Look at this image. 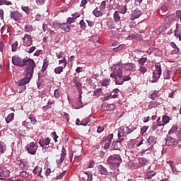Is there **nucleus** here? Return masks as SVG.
<instances>
[{
	"instance_id": "nucleus-1",
	"label": "nucleus",
	"mask_w": 181,
	"mask_h": 181,
	"mask_svg": "<svg viewBox=\"0 0 181 181\" xmlns=\"http://www.w3.org/2000/svg\"><path fill=\"white\" fill-rule=\"evenodd\" d=\"M11 62L14 66L18 67H23L27 66L26 70L29 69H35V61L30 58L22 59L18 56H14L12 57Z\"/></svg>"
},
{
	"instance_id": "nucleus-2",
	"label": "nucleus",
	"mask_w": 181,
	"mask_h": 181,
	"mask_svg": "<svg viewBox=\"0 0 181 181\" xmlns=\"http://www.w3.org/2000/svg\"><path fill=\"white\" fill-rule=\"evenodd\" d=\"M122 65H113L112 66V73L110 74L112 78H115V82L117 86H122L124 82L122 78L124 75L122 74V69H119Z\"/></svg>"
},
{
	"instance_id": "nucleus-3",
	"label": "nucleus",
	"mask_w": 181,
	"mask_h": 181,
	"mask_svg": "<svg viewBox=\"0 0 181 181\" xmlns=\"http://www.w3.org/2000/svg\"><path fill=\"white\" fill-rule=\"evenodd\" d=\"M34 70L35 68L26 69V76L17 83L18 87H22L23 90H26L25 86L30 81V78H32V76H33Z\"/></svg>"
},
{
	"instance_id": "nucleus-4",
	"label": "nucleus",
	"mask_w": 181,
	"mask_h": 181,
	"mask_svg": "<svg viewBox=\"0 0 181 181\" xmlns=\"http://www.w3.org/2000/svg\"><path fill=\"white\" fill-rule=\"evenodd\" d=\"M155 70L153 72L152 79L150 81L151 83H156L158 80L160 78V74H162V67L160 64H156Z\"/></svg>"
},
{
	"instance_id": "nucleus-5",
	"label": "nucleus",
	"mask_w": 181,
	"mask_h": 181,
	"mask_svg": "<svg viewBox=\"0 0 181 181\" xmlns=\"http://www.w3.org/2000/svg\"><path fill=\"white\" fill-rule=\"evenodd\" d=\"M115 66H120L119 70H122L124 69L126 71H136V65L135 64L132 63H128V64H122V63H118L115 64Z\"/></svg>"
},
{
	"instance_id": "nucleus-6",
	"label": "nucleus",
	"mask_w": 181,
	"mask_h": 181,
	"mask_svg": "<svg viewBox=\"0 0 181 181\" xmlns=\"http://www.w3.org/2000/svg\"><path fill=\"white\" fill-rule=\"evenodd\" d=\"M121 156L118 154H113L108 157L107 162L112 165V166H116L118 168L119 166V162H121Z\"/></svg>"
},
{
	"instance_id": "nucleus-7",
	"label": "nucleus",
	"mask_w": 181,
	"mask_h": 181,
	"mask_svg": "<svg viewBox=\"0 0 181 181\" xmlns=\"http://www.w3.org/2000/svg\"><path fill=\"white\" fill-rule=\"evenodd\" d=\"M132 129H129V127H121L118 132V138L120 141H124V135H128V134H131L132 132Z\"/></svg>"
},
{
	"instance_id": "nucleus-8",
	"label": "nucleus",
	"mask_w": 181,
	"mask_h": 181,
	"mask_svg": "<svg viewBox=\"0 0 181 181\" xmlns=\"http://www.w3.org/2000/svg\"><path fill=\"white\" fill-rule=\"evenodd\" d=\"M26 149L30 155H36V152L37 151V145H36V142L30 143L27 146Z\"/></svg>"
},
{
	"instance_id": "nucleus-9",
	"label": "nucleus",
	"mask_w": 181,
	"mask_h": 181,
	"mask_svg": "<svg viewBox=\"0 0 181 181\" xmlns=\"http://www.w3.org/2000/svg\"><path fill=\"white\" fill-rule=\"evenodd\" d=\"M142 15V11L139 8H136L132 11V13L130 16V21H135V19H138V18H141Z\"/></svg>"
},
{
	"instance_id": "nucleus-10",
	"label": "nucleus",
	"mask_w": 181,
	"mask_h": 181,
	"mask_svg": "<svg viewBox=\"0 0 181 181\" xmlns=\"http://www.w3.org/2000/svg\"><path fill=\"white\" fill-rule=\"evenodd\" d=\"M165 141L167 146H173V145H176V144H177V141L175 138L172 137L170 135H167L166 138H165Z\"/></svg>"
},
{
	"instance_id": "nucleus-11",
	"label": "nucleus",
	"mask_w": 181,
	"mask_h": 181,
	"mask_svg": "<svg viewBox=\"0 0 181 181\" xmlns=\"http://www.w3.org/2000/svg\"><path fill=\"white\" fill-rule=\"evenodd\" d=\"M9 176V170L6 168L0 167V180H5Z\"/></svg>"
},
{
	"instance_id": "nucleus-12",
	"label": "nucleus",
	"mask_w": 181,
	"mask_h": 181,
	"mask_svg": "<svg viewBox=\"0 0 181 181\" xmlns=\"http://www.w3.org/2000/svg\"><path fill=\"white\" fill-rule=\"evenodd\" d=\"M24 46H32L33 44V40H32V37L30 35L25 34L23 37Z\"/></svg>"
},
{
	"instance_id": "nucleus-13",
	"label": "nucleus",
	"mask_w": 181,
	"mask_h": 181,
	"mask_svg": "<svg viewBox=\"0 0 181 181\" xmlns=\"http://www.w3.org/2000/svg\"><path fill=\"white\" fill-rule=\"evenodd\" d=\"M10 18L11 19H13V21H21L22 18V13H19L17 11H11Z\"/></svg>"
},
{
	"instance_id": "nucleus-14",
	"label": "nucleus",
	"mask_w": 181,
	"mask_h": 181,
	"mask_svg": "<svg viewBox=\"0 0 181 181\" xmlns=\"http://www.w3.org/2000/svg\"><path fill=\"white\" fill-rule=\"evenodd\" d=\"M112 138H114V134H109L106 139H105V149H108L111 145V141H112Z\"/></svg>"
},
{
	"instance_id": "nucleus-15",
	"label": "nucleus",
	"mask_w": 181,
	"mask_h": 181,
	"mask_svg": "<svg viewBox=\"0 0 181 181\" xmlns=\"http://www.w3.org/2000/svg\"><path fill=\"white\" fill-rule=\"evenodd\" d=\"M98 170L100 173V175H102L103 176H109L110 173H108V170H107V168L104 167L103 165H99L98 166Z\"/></svg>"
},
{
	"instance_id": "nucleus-16",
	"label": "nucleus",
	"mask_w": 181,
	"mask_h": 181,
	"mask_svg": "<svg viewBox=\"0 0 181 181\" xmlns=\"http://www.w3.org/2000/svg\"><path fill=\"white\" fill-rule=\"evenodd\" d=\"M59 26L62 30H64V32H70L71 29V24L69 23H60L59 24Z\"/></svg>"
},
{
	"instance_id": "nucleus-17",
	"label": "nucleus",
	"mask_w": 181,
	"mask_h": 181,
	"mask_svg": "<svg viewBox=\"0 0 181 181\" xmlns=\"http://www.w3.org/2000/svg\"><path fill=\"white\" fill-rule=\"evenodd\" d=\"M141 145H143L144 146V149L141 150V153H145V152L146 151H149V147H146L147 146V143H146V141L145 140H141L140 142H139L137 144H136V146H141Z\"/></svg>"
},
{
	"instance_id": "nucleus-18",
	"label": "nucleus",
	"mask_w": 181,
	"mask_h": 181,
	"mask_svg": "<svg viewBox=\"0 0 181 181\" xmlns=\"http://www.w3.org/2000/svg\"><path fill=\"white\" fill-rule=\"evenodd\" d=\"M170 119V117L168 116L164 115L162 119V122H158L159 127H163L166 125V124H168L169 121Z\"/></svg>"
},
{
	"instance_id": "nucleus-19",
	"label": "nucleus",
	"mask_w": 181,
	"mask_h": 181,
	"mask_svg": "<svg viewBox=\"0 0 181 181\" xmlns=\"http://www.w3.org/2000/svg\"><path fill=\"white\" fill-rule=\"evenodd\" d=\"M139 163L140 166H146V165H149V160H148L145 158H139Z\"/></svg>"
},
{
	"instance_id": "nucleus-20",
	"label": "nucleus",
	"mask_w": 181,
	"mask_h": 181,
	"mask_svg": "<svg viewBox=\"0 0 181 181\" xmlns=\"http://www.w3.org/2000/svg\"><path fill=\"white\" fill-rule=\"evenodd\" d=\"M112 148L115 151H119L122 148V144L119 141H115L112 143Z\"/></svg>"
},
{
	"instance_id": "nucleus-21",
	"label": "nucleus",
	"mask_w": 181,
	"mask_h": 181,
	"mask_svg": "<svg viewBox=\"0 0 181 181\" xmlns=\"http://www.w3.org/2000/svg\"><path fill=\"white\" fill-rule=\"evenodd\" d=\"M50 144V139L47 137L45 140H40L39 145L43 148L45 145H49Z\"/></svg>"
},
{
	"instance_id": "nucleus-22",
	"label": "nucleus",
	"mask_w": 181,
	"mask_h": 181,
	"mask_svg": "<svg viewBox=\"0 0 181 181\" xmlns=\"http://www.w3.org/2000/svg\"><path fill=\"white\" fill-rule=\"evenodd\" d=\"M90 42H93L95 44V46H98L100 45V42H98V40H100V37L98 35H93L90 38Z\"/></svg>"
},
{
	"instance_id": "nucleus-23",
	"label": "nucleus",
	"mask_w": 181,
	"mask_h": 181,
	"mask_svg": "<svg viewBox=\"0 0 181 181\" xmlns=\"http://www.w3.org/2000/svg\"><path fill=\"white\" fill-rule=\"evenodd\" d=\"M93 14L94 15V16H95L96 18H100V16H103V11L101 10H98V8H95L93 11Z\"/></svg>"
},
{
	"instance_id": "nucleus-24",
	"label": "nucleus",
	"mask_w": 181,
	"mask_h": 181,
	"mask_svg": "<svg viewBox=\"0 0 181 181\" xmlns=\"http://www.w3.org/2000/svg\"><path fill=\"white\" fill-rule=\"evenodd\" d=\"M74 84H76V87L81 94H83V85L80 82L74 81Z\"/></svg>"
},
{
	"instance_id": "nucleus-25",
	"label": "nucleus",
	"mask_w": 181,
	"mask_h": 181,
	"mask_svg": "<svg viewBox=\"0 0 181 181\" xmlns=\"http://www.w3.org/2000/svg\"><path fill=\"white\" fill-rule=\"evenodd\" d=\"M172 76V71H163V78L164 80H169Z\"/></svg>"
},
{
	"instance_id": "nucleus-26",
	"label": "nucleus",
	"mask_w": 181,
	"mask_h": 181,
	"mask_svg": "<svg viewBox=\"0 0 181 181\" xmlns=\"http://www.w3.org/2000/svg\"><path fill=\"white\" fill-rule=\"evenodd\" d=\"M115 108V105L114 104H107L104 105V110L105 111H112Z\"/></svg>"
},
{
	"instance_id": "nucleus-27",
	"label": "nucleus",
	"mask_w": 181,
	"mask_h": 181,
	"mask_svg": "<svg viewBox=\"0 0 181 181\" xmlns=\"http://www.w3.org/2000/svg\"><path fill=\"white\" fill-rule=\"evenodd\" d=\"M13 117H15V114L14 113L9 114L6 117V122H7V124H9L10 122H11V121H13Z\"/></svg>"
},
{
	"instance_id": "nucleus-28",
	"label": "nucleus",
	"mask_w": 181,
	"mask_h": 181,
	"mask_svg": "<svg viewBox=\"0 0 181 181\" xmlns=\"http://www.w3.org/2000/svg\"><path fill=\"white\" fill-rule=\"evenodd\" d=\"M146 62H148V58L146 57H141L138 60V63L140 66H145V63H146Z\"/></svg>"
},
{
	"instance_id": "nucleus-29",
	"label": "nucleus",
	"mask_w": 181,
	"mask_h": 181,
	"mask_svg": "<svg viewBox=\"0 0 181 181\" xmlns=\"http://www.w3.org/2000/svg\"><path fill=\"white\" fill-rule=\"evenodd\" d=\"M49 66V62L45 59L44 61H43V66H42V68L41 69V71H42V73L47 69V67Z\"/></svg>"
},
{
	"instance_id": "nucleus-30",
	"label": "nucleus",
	"mask_w": 181,
	"mask_h": 181,
	"mask_svg": "<svg viewBox=\"0 0 181 181\" xmlns=\"http://www.w3.org/2000/svg\"><path fill=\"white\" fill-rule=\"evenodd\" d=\"M147 141L151 145H155L156 144V138L153 136H149Z\"/></svg>"
},
{
	"instance_id": "nucleus-31",
	"label": "nucleus",
	"mask_w": 181,
	"mask_h": 181,
	"mask_svg": "<svg viewBox=\"0 0 181 181\" xmlns=\"http://www.w3.org/2000/svg\"><path fill=\"white\" fill-rule=\"evenodd\" d=\"M139 71L140 74H142L144 76V74H145V73L148 71V69L145 67V66H140L139 68Z\"/></svg>"
},
{
	"instance_id": "nucleus-32",
	"label": "nucleus",
	"mask_w": 181,
	"mask_h": 181,
	"mask_svg": "<svg viewBox=\"0 0 181 181\" xmlns=\"http://www.w3.org/2000/svg\"><path fill=\"white\" fill-rule=\"evenodd\" d=\"M6 151V145L5 143L0 141V152L1 153H4Z\"/></svg>"
},
{
	"instance_id": "nucleus-33",
	"label": "nucleus",
	"mask_w": 181,
	"mask_h": 181,
	"mask_svg": "<svg viewBox=\"0 0 181 181\" xmlns=\"http://www.w3.org/2000/svg\"><path fill=\"white\" fill-rule=\"evenodd\" d=\"M109 175H110V176H112V177H117V176L119 175V170L118 169H116L112 172H110Z\"/></svg>"
},
{
	"instance_id": "nucleus-34",
	"label": "nucleus",
	"mask_w": 181,
	"mask_h": 181,
	"mask_svg": "<svg viewBox=\"0 0 181 181\" xmlns=\"http://www.w3.org/2000/svg\"><path fill=\"white\" fill-rule=\"evenodd\" d=\"M114 20L116 22H119L121 21V17L119 16V11H115L114 13Z\"/></svg>"
},
{
	"instance_id": "nucleus-35",
	"label": "nucleus",
	"mask_w": 181,
	"mask_h": 181,
	"mask_svg": "<svg viewBox=\"0 0 181 181\" xmlns=\"http://www.w3.org/2000/svg\"><path fill=\"white\" fill-rule=\"evenodd\" d=\"M64 69V67H63V66H58V67L55 68L54 73L56 74H61L62 73H63Z\"/></svg>"
},
{
	"instance_id": "nucleus-36",
	"label": "nucleus",
	"mask_w": 181,
	"mask_h": 181,
	"mask_svg": "<svg viewBox=\"0 0 181 181\" xmlns=\"http://www.w3.org/2000/svg\"><path fill=\"white\" fill-rule=\"evenodd\" d=\"M158 90H154L153 91L150 95H149V98H151V100H155V98H156V97H158Z\"/></svg>"
},
{
	"instance_id": "nucleus-37",
	"label": "nucleus",
	"mask_w": 181,
	"mask_h": 181,
	"mask_svg": "<svg viewBox=\"0 0 181 181\" xmlns=\"http://www.w3.org/2000/svg\"><path fill=\"white\" fill-rule=\"evenodd\" d=\"M25 32H33V26L30 24H27L25 26Z\"/></svg>"
},
{
	"instance_id": "nucleus-38",
	"label": "nucleus",
	"mask_w": 181,
	"mask_h": 181,
	"mask_svg": "<svg viewBox=\"0 0 181 181\" xmlns=\"http://www.w3.org/2000/svg\"><path fill=\"white\" fill-rule=\"evenodd\" d=\"M0 5H6L7 6H10L12 5V2L8 0H0Z\"/></svg>"
},
{
	"instance_id": "nucleus-39",
	"label": "nucleus",
	"mask_w": 181,
	"mask_h": 181,
	"mask_svg": "<svg viewBox=\"0 0 181 181\" xmlns=\"http://www.w3.org/2000/svg\"><path fill=\"white\" fill-rule=\"evenodd\" d=\"M85 175H86L88 177V181H92L93 180V173L90 171H85L84 172Z\"/></svg>"
},
{
	"instance_id": "nucleus-40",
	"label": "nucleus",
	"mask_w": 181,
	"mask_h": 181,
	"mask_svg": "<svg viewBox=\"0 0 181 181\" xmlns=\"http://www.w3.org/2000/svg\"><path fill=\"white\" fill-rule=\"evenodd\" d=\"M150 105L152 108H156V107H159V105H160V103L157 101H151L150 103Z\"/></svg>"
},
{
	"instance_id": "nucleus-41",
	"label": "nucleus",
	"mask_w": 181,
	"mask_h": 181,
	"mask_svg": "<svg viewBox=\"0 0 181 181\" xmlns=\"http://www.w3.org/2000/svg\"><path fill=\"white\" fill-rule=\"evenodd\" d=\"M110 83H111L110 79H104L101 83V86H103V87H107V86H110Z\"/></svg>"
},
{
	"instance_id": "nucleus-42",
	"label": "nucleus",
	"mask_w": 181,
	"mask_h": 181,
	"mask_svg": "<svg viewBox=\"0 0 181 181\" xmlns=\"http://www.w3.org/2000/svg\"><path fill=\"white\" fill-rule=\"evenodd\" d=\"M156 175V173H153L152 171H150V172H148L146 173V179H152V177H153V176Z\"/></svg>"
},
{
	"instance_id": "nucleus-43",
	"label": "nucleus",
	"mask_w": 181,
	"mask_h": 181,
	"mask_svg": "<svg viewBox=\"0 0 181 181\" xmlns=\"http://www.w3.org/2000/svg\"><path fill=\"white\" fill-rule=\"evenodd\" d=\"M22 11L26 13V15H29L30 13V8H29V6H21Z\"/></svg>"
},
{
	"instance_id": "nucleus-44",
	"label": "nucleus",
	"mask_w": 181,
	"mask_h": 181,
	"mask_svg": "<svg viewBox=\"0 0 181 181\" xmlns=\"http://www.w3.org/2000/svg\"><path fill=\"white\" fill-rule=\"evenodd\" d=\"M105 6H107V1H103L100 6V9L103 11L105 10Z\"/></svg>"
},
{
	"instance_id": "nucleus-45",
	"label": "nucleus",
	"mask_w": 181,
	"mask_h": 181,
	"mask_svg": "<svg viewBox=\"0 0 181 181\" xmlns=\"http://www.w3.org/2000/svg\"><path fill=\"white\" fill-rule=\"evenodd\" d=\"M176 131H177V127L176 126H173L168 132V135H171V134H175Z\"/></svg>"
},
{
	"instance_id": "nucleus-46",
	"label": "nucleus",
	"mask_w": 181,
	"mask_h": 181,
	"mask_svg": "<svg viewBox=\"0 0 181 181\" xmlns=\"http://www.w3.org/2000/svg\"><path fill=\"white\" fill-rule=\"evenodd\" d=\"M54 96L55 98H60V90L55 89L54 91Z\"/></svg>"
},
{
	"instance_id": "nucleus-47",
	"label": "nucleus",
	"mask_w": 181,
	"mask_h": 181,
	"mask_svg": "<svg viewBox=\"0 0 181 181\" xmlns=\"http://www.w3.org/2000/svg\"><path fill=\"white\" fill-rule=\"evenodd\" d=\"M127 6H120V13H127Z\"/></svg>"
},
{
	"instance_id": "nucleus-48",
	"label": "nucleus",
	"mask_w": 181,
	"mask_h": 181,
	"mask_svg": "<svg viewBox=\"0 0 181 181\" xmlns=\"http://www.w3.org/2000/svg\"><path fill=\"white\" fill-rule=\"evenodd\" d=\"M59 64H62V63L63 64V66L64 68H66V66H67V60H66V59H63L62 60H59Z\"/></svg>"
},
{
	"instance_id": "nucleus-49",
	"label": "nucleus",
	"mask_w": 181,
	"mask_h": 181,
	"mask_svg": "<svg viewBox=\"0 0 181 181\" xmlns=\"http://www.w3.org/2000/svg\"><path fill=\"white\" fill-rule=\"evenodd\" d=\"M33 173H38L40 175V173H42V168L37 167L33 170Z\"/></svg>"
},
{
	"instance_id": "nucleus-50",
	"label": "nucleus",
	"mask_w": 181,
	"mask_h": 181,
	"mask_svg": "<svg viewBox=\"0 0 181 181\" xmlns=\"http://www.w3.org/2000/svg\"><path fill=\"white\" fill-rule=\"evenodd\" d=\"M12 52H16V49L18 48V41H16L12 45Z\"/></svg>"
},
{
	"instance_id": "nucleus-51",
	"label": "nucleus",
	"mask_w": 181,
	"mask_h": 181,
	"mask_svg": "<svg viewBox=\"0 0 181 181\" xmlns=\"http://www.w3.org/2000/svg\"><path fill=\"white\" fill-rule=\"evenodd\" d=\"M54 142H57V138H59V136L56 134V132H53L51 134Z\"/></svg>"
},
{
	"instance_id": "nucleus-52",
	"label": "nucleus",
	"mask_w": 181,
	"mask_h": 181,
	"mask_svg": "<svg viewBox=\"0 0 181 181\" xmlns=\"http://www.w3.org/2000/svg\"><path fill=\"white\" fill-rule=\"evenodd\" d=\"M123 48H124V46L120 45L118 47L113 48L112 51L113 52H119V50H122Z\"/></svg>"
},
{
	"instance_id": "nucleus-53",
	"label": "nucleus",
	"mask_w": 181,
	"mask_h": 181,
	"mask_svg": "<svg viewBox=\"0 0 181 181\" xmlns=\"http://www.w3.org/2000/svg\"><path fill=\"white\" fill-rule=\"evenodd\" d=\"M64 175H66V170H64L62 174L59 175L58 176H57V180H59L60 179H63V177L64 176Z\"/></svg>"
},
{
	"instance_id": "nucleus-54",
	"label": "nucleus",
	"mask_w": 181,
	"mask_h": 181,
	"mask_svg": "<svg viewBox=\"0 0 181 181\" xmlns=\"http://www.w3.org/2000/svg\"><path fill=\"white\" fill-rule=\"evenodd\" d=\"M74 21H76L73 17H69L67 19V23L68 25H71V23H74Z\"/></svg>"
},
{
	"instance_id": "nucleus-55",
	"label": "nucleus",
	"mask_w": 181,
	"mask_h": 181,
	"mask_svg": "<svg viewBox=\"0 0 181 181\" xmlns=\"http://www.w3.org/2000/svg\"><path fill=\"white\" fill-rule=\"evenodd\" d=\"M129 80H131V76H130L129 75L124 76H123V78H122V81H123V83H124V81H129Z\"/></svg>"
},
{
	"instance_id": "nucleus-56",
	"label": "nucleus",
	"mask_w": 181,
	"mask_h": 181,
	"mask_svg": "<svg viewBox=\"0 0 181 181\" xmlns=\"http://www.w3.org/2000/svg\"><path fill=\"white\" fill-rule=\"evenodd\" d=\"M148 127L147 126H144L141 129V133L142 134V135H144V134H145V132H146V131H148Z\"/></svg>"
},
{
	"instance_id": "nucleus-57",
	"label": "nucleus",
	"mask_w": 181,
	"mask_h": 181,
	"mask_svg": "<svg viewBox=\"0 0 181 181\" xmlns=\"http://www.w3.org/2000/svg\"><path fill=\"white\" fill-rule=\"evenodd\" d=\"M21 177L26 178L29 176V174H28V173H26V171H23L21 173Z\"/></svg>"
},
{
	"instance_id": "nucleus-58",
	"label": "nucleus",
	"mask_w": 181,
	"mask_h": 181,
	"mask_svg": "<svg viewBox=\"0 0 181 181\" xmlns=\"http://www.w3.org/2000/svg\"><path fill=\"white\" fill-rule=\"evenodd\" d=\"M64 54V52H59V53H56V56L58 59H62Z\"/></svg>"
},
{
	"instance_id": "nucleus-59",
	"label": "nucleus",
	"mask_w": 181,
	"mask_h": 181,
	"mask_svg": "<svg viewBox=\"0 0 181 181\" xmlns=\"http://www.w3.org/2000/svg\"><path fill=\"white\" fill-rule=\"evenodd\" d=\"M64 158L62 156H61L59 160H57V163L58 165H62V163H63V160H64Z\"/></svg>"
},
{
	"instance_id": "nucleus-60",
	"label": "nucleus",
	"mask_w": 181,
	"mask_h": 181,
	"mask_svg": "<svg viewBox=\"0 0 181 181\" xmlns=\"http://www.w3.org/2000/svg\"><path fill=\"white\" fill-rule=\"evenodd\" d=\"M46 0H36L37 5H44Z\"/></svg>"
},
{
	"instance_id": "nucleus-61",
	"label": "nucleus",
	"mask_w": 181,
	"mask_h": 181,
	"mask_svg": "<svg viewBox=\"0 0 181 181\" xmlns=\"http://www.w3.org/2000/svg\"><path fill=\"white\" fill-rule=\"evenodd\" d=\"M160 9H161V11H163V12H168V6L163 5V6H161Z\"/></svg>"
},
{
	"instance_id": "nucleus-62",
	"label": "nucleus",
	"mask_w": 181,
	"mask_h": 181,
	"mask_svg": "<svg viewBox=\"0 0 181 181\" xmlns=\"http://www.w3.org/2000/svg\"><path fill=\"white\" fill-rule=\"evenodd\" d=\"M61 156L66 158V148H64V147L62 148Z\"/></svg>"
},
{
	"instance_id": "nucleus-63",
	"label": "nucleus",
	"mask_w": 181,
	"mask_h": 181,
	"mask_svg": "<svg viewBox=\"0 0 181 181\" xmlns=\"http://www.w3.org/2000/svg\"><path fill=\"white\" fill-rule=\"evenodd\" d=\"M79 23L81 25V28H82L83 29L86 28V23H84L83 20H81Z\"/></svg>"
},
{
	"instance_id": "nucleus-64",
	"label": "nucleus",
	"mask_w": 181,
	"mask_h": 181,
	"mask_svg": "<svg viewBox=\"0 0 181 181\" xmlns=\"http://www.w3.org/2000/svg\"><path fill=\"white\" fill-rule=\"evenodd\" d=\"M174 36H175V37H179V40H181V33L177 34V32H175Z\"/></svg>"
}]
</instances>
